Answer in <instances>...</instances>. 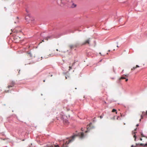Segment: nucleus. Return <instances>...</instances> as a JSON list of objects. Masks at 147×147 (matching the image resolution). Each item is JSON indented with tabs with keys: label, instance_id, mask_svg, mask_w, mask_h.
<instances>
[{
	"label": "nucleus",
	"instance_id": "36",
	"mask_svg": "<svg viewBox=\"0 0 147 147\" xmlns=\"http://www.w3.org/2000/svg\"><path fill=\"white\" fill-rule=\"evenodd\" d=\"M110 50H109L108 51H109V52H110Z\"/></svg>",
	"mask_w": 147,
	"mask_h": 147
},
{
	"label": "nucleus",
	"instance_id": "2",
	"mask_svg": "<svg viewBox=\"0 0 147 147\" xmlns=\"http://www.w3.org/2000/svg\"><path fill=\"white\" fill-rule=\"evenodd\" d=\"M32 18L30 17L28 15V16H26L25 17V19L26 20V23L28 24L30 23V22L32 20Z\"/></svg>",
	"mask_w": 147,
	"mask_h": 147
},
{
	"label": "nucleus",
	"instance_id": "6",
	"mask_svg": "<svg viewBox=\"0 0 147 147\" xmlns=\"http://www.w3.org/2000/svg\"><path fill=\"white\" fill-rule=\"evenodd\" d=\"M77 45H70L69 46V47L70 50H71L74 48L76 47Z\"/></svg>",
	"mask_w": 147,
	"mask_h": 147
},
{
	"label": "nucleus",
	"instance_id": "32",
	"mask_svg": "<svg viewBox=\"0 0 147 147\" xmlns=\"http://www.w3.org/2000/svg\"><path fill=\"white\" fill-rule=\"evenodd\" d=\"M56 51H58V49H56Z\"/></svg>",
	"mask_w": 147,
	"mask_h": 147
},
{
	"label": "nucleus",
	"instance_id": "38",
	"mask_svg": "<svg viewBox=\"0 0 147 147\" xmlns=\"http://www.w3.org/2000/svg\"><path fill=\"white\" fill-rule=\"evenodd\" d=\"M138 126V124L137 125V126Z\"/></svg>",
	"mask_w": 147,
	"mask_h": 147
},
{
	"label": "nucleus",
	"instance_id": "12",
	"mask_svg": "<svg viewBox=\"0 0 147 147\" xmlns=\"http://www.w3.org/2000/svg\"><path fill=\"white\" fill-rule=\"evenodd\" d=\"M50 38H51V36H47V37H46L45 38H44V39H45L47 41V40H48Z\"/></svg>",
	"mask_w": 147,
	"mask_h": 147
},
{
	"label": "nucleus",
	"instance_id": "17",
	"mask_svg": "<svg viewBox=\"0 0 147 147\" xmlns=\"http://www.w3.org/2000/svg\"><path fill=\"white\" fill-rule=\"evenodd\" d=\"M125 78L124 77H121V78L119 79V80H120L121 79H125Z\"/></svg>",
	"mask_w": 147,
	"mask_h": 147
},
{
	"label": "nucleus",
	"instance_id": "10",
	"mask_svg": "<svg viewBox=\"0 0 147 147\" xmlns=\"http://www.w3.org/2000/svg\"><path fill=\"white\" fill-rule=\"evenodd\" d=\"M26 55L28 57H32V55L30 53H28L26 54Z\"/></svg>",
	"mask_w": 147,
	"mask_h": 147
},
{
	"label": "nucleus",
	"instance_id": "7",
	"mask_svg": "<svg viewBox=\"0 0 147 147\" xmlns=\"http://www.w3.org/2000/svg\"><path fill=\"white\" fill-rule=\"evenodd\" d=\"M13 32L14 33H16L17 34L16 35H18V33H19L20 34H22L21 30H19V31L17 30L16 29L13 30Z\"/></svg>",
	"mask_w": 147,
	"mask_h": 147
},
{
	"label": "nucleus",
	"instance_id": "41",
	"mask_svg": "<svg viewBox=\"0 0 147 147\" xmlns=\"http://www.w3.org/2000/svg\"><path fill=\"white\" fill-rule=\"evenodd\" d=\"M66 77V79H67V77Z\"/></svg>",
	"mask_w": 147,
	"mask_h": 147
},
{
	"label": "nucleus",
	"instance_id": "31",
	"mask_svg": "<svg viewBox=\"0 0 147 147\" xmlns=\"http://www.w3.org/2000/svg\"><path fill=\"white\" fill-rule=\"evenodd\" d=\"M146 114L147 115V111H146Z\"/></svg>",
	"mask_w": 147,
	"mask_h": 147
},
{
	"label": "nucleus",
	"instance_id": "13",
	"mask_svg": "<svg viewBox=\"0 0 147 147\" xmlns=\"http://www.w3.org/2000/svg\"><path fill=\"white\" fill-rule=\"evenodd\" d=\"M146 112H145L143 111L142 112V115H143L144 116L147 115H146Z\"/></svg>",
	"mask_w": 147,
	"mask_h": 147
},
{
	"label": "nucleus",
	"instance_id": "28",
	"mask_svg": "<svg viewBox=\"0 0 147 147\" xmlns=\"http://www.w3.org/2000/svg\"><path fill=\"white\" fill-rule=\"evenodd\" d=\"M18 38L20 39V37H19L18 36Z\"/></svg>",
	"mask_w": 147,
	"mask_h": 147
},
{
	"label": "nucleus",
	"instance_id": "37",
	"mask_svg": "<svg viewBox=\"0 0 147 147\" xmlns=\"http://www.w3.org/2000/svg\"><path fill=\"white\" fill-rule=\"evenodd\" d=\"M26 11L27 12H28V11L27 10H26Z\"/></svg>",
	"mask_w": 147,
	"mask_h": 147
},
{
	"label": "nucleus",
	"instance_id": "33",
	"mask_svg": "<svg viewBox=\"0 0 147 147\" xmlns=\"http://www.w3.org/2000/svg\"><path fill=\"white\" fill-rule=\"evenodd\" d=\"M87 131H85V132H86H86H87Z\"/></svg>",
	"mask_w": 147,
	"mask_h": 147
},
{
	"label": "nucleus",
	"instance_id": "18",
	"mask_svg": "<svg viewBox=\"0 0 147 147\" xmlns=\"http://www.w3.org/2000/svg\"><path fill=\"white\" fill-rule=\"evenodd\" d=\"M136 68V67H133V68H132L131 69V70H134Z\"/></svg>",
	"mask_w": 147,
	"mask_h": 147
},
{
	"label": "nucleus",
	"instance_id": "14",
	"mask_svg": "<svg viewBox=\"0 0 147 147\" xmlns=\"http://www.w3.org/2000/svg\"><path fill=\"white\" fill-rule=\"evenodd\" d=\"M76 4H75L74 3H73L72 5L71 6V7L74 8V7H76Z\"/></svg>",
	"mask_w": 147,
	"mask_h": 147
},
{
	"label": "nucleus",
	"instance_id": "22",
	"mask_svg": "<svg viewBox=\"0 0 147 147\" xmlns=\"http://www.w3.org/2000/svg\"><path fill=\"white\" fill-rule=\"evenodd\" d=\"M136 68L137 67H139L138 65H136Z\"/></svg>",
	"mask_w": 147,
	"mask_h": 147
},
{
	"label": "nucleus",
	"instance_id": "19",
	"mask_svg": "<svg viewBox=\"0 0 147 147\" xmlns=\"http://www.w3.org/2000/svg\"><path fill=\"white\" fill-rule=\"evenodd\" d=\"M134 138H135V140H135V141H136V135H135H135L134 136Z\"/></svg>",
	"mask_w": 147,
	"mask_h": 147
},
{
	"label": "nucleus",
	"instance_id": "9",
	"mask_svg": "<svg viewBox=\"0 0 147 147\" xmlns=\"http://www.w3.org/2000/svg\"><path fill=\"white\" fill-rule=\"evenodd\" d=\"M78 135L81 138H82L84 137V134L83 132H80L78 134Z\"/></svg>",
	"mask_w": 147,
	"mask_h": 147
},
{
	"label": "nucleus",
	"instance_id": "25",
	"mask_svg": "<svg viewBox=\"0 0 147 147\" xmlns=\"http://www.w3.org/2000/svg\"><path fill=\"white\" fill-rule=\"evenodd\" d=\"M59 1L61 3H62V1L61 0H59Z\"/></svg>",
	"mask_w": 147,
	"mask_h": 147
},
{
	"label": "nucleus",
	"instance_id": "26",
	"mask_svg": "<svg viewBox=\"0 0 147 147\" xmlns=\"http://www.w3.org/2000/svg\"><path fill=\"white\" fill-rule=\"evenodd\" d=\"M140 140H141V141L142 140V138H140Z\"/></svg>",
	"mask_w": 147,
	"mask_h": 147
},
{
	"label": "nucleus",
	"instance_id": "16",
	"mask_svg": "<svg viewBox=\"0 0 147 147\" xmlns=\"http://www.w3.org/2000/svg\"><path fill=\"white\" fill-rule=\"evenodd\" d=\"M112 112H116V114L117 113V112H116V110L115 109H113L112 110Z\"/></svg>",
	"mask_w": 147,
	"mask_h": 147
},
{
	"label": "nucleus",
	"instance_id": "3",
	"mask_svg": "<svg viewBox=\"0 0 147 147\" xmlns=\"http://www.w3.org/2000/svg\"><path fill=\"white\" fill-rule=\"evenodd\" d=\"M15 82L12 81L8 84L7 87L8 88L13 87L15 85Z\"/></svg>",
	"mask_w": 147,
	"mask_h": 147
},
{
	"label": "nucleus",
	"instance_id": "1",
	"mask_svg": "<svg viewBox=\"0 0 147 147\" xmlns=\"http://www.w3.org/2000/svg\"><path fill=\"white\" fill-rule=\"evenodd\" d=\"M77 136L76 135H74L73 136H72V139H69L68 140V141H66L65 142V144H64L63 145V146H62V147H68V146H67V145L70 143L71 142H72L74 139V138H75L76 136Z\"/></svg>",
	"mask_w": 147,
	"mask_h": 147
},
{
	"label": "nucleus",
	"instance_id": "27",
	"mask_svg": "<svg viewBox=\"0 0 147 147\" xmlns=\"http://www.w3.org/2000/svg\"><path fill=\"white\" fill-rule=\"evenodd\" d=\"M81 130H82V131H83V128H81Z\"/></svg>",
	"mask_w": 147,
	"mask_h": 147
},
{
	"label": "nucleus",
	"instance_id": "21",
	"mask_svg": "<svg viewBox=\"0 0 147 147\" xmlns=\"http://www.w3.org/2000/svg\"><path fill=\"white\" fill-rule=\"evenodd\" d=\"M5 92H9V90H6L5 91Z\"/></svg>",
	"mask_w": 147,
	"mask_h": 147
},
{
	"label": "nucleus",
	"instance_id": "8",
	"mask_svg": "<svg viewBox=\"0 0 147 147\" xmlns=\"http://www.w3.org/2000/svg\"><path fill=\"white\" fill-rule=\"evenodd\" d=\"M77 61H74V62L72 63L71 66L69 65V71H70L72 69V67L74 66L76 62Z\"/></svg>",
	"mask_w": 147,
	"mask_h": 147
},
{
	"label": "nucleus",
	"instance_id": "11",
	"mask_svg": "<svg viewBox=\"0 0 147 147\" xmlns=\"http://www.w3.org/2000/svg\"><path fill=\"white\" fill-rule=\"evenodd\" d=\"M140 145L142 146H143L144 147L147 146V144H140Z\"/></svg>",
	"mask_w": 147,
	"mask_h": 147
},
{
	"label": "nucleus",
	"instance_id": "29",
	"mask_svg": "<svg viewBox=\"0 0 147 147\" xmlns=\"http://www.w3.org/2000/svg\"><path fill=\"white\" fill-rule=\"evenodd\" d=\"M99 54L101 55H102L101 54V53H99Z\"/></svg>",
	"mask_w": 147,
	"mask_h": 147
},
{
	"label": "nucleus",
	"instance_id": "35",
	"mask_svg": "<svg viewBox=\"0 0 147 147\" xmlns=\"http://www.w3.org/2000/svg\"><path fill=\"white\" fill-rule=\"evenodd\" d=\"M42 42H44V40H42Z\"/></svg>",
	"mask_w": 147,
	"mask_h": 147
},
{
	"label": "nucleus",
	"instance_id": "24",
	"mask_svg": "<svg viewBox=\"0 0 147 147\" xmlns=\"http://www.w3.org/2000/svg\"><path fill=\"white\" fill-rule=\"evenodd\" d=\"M100 117L101 119H102L103 117V116H100Z\"/></svg>",
	"mask_w": 147,
	"mask_h": 147
},
{
	"label": "nucleus",
	"instance_id": "5",
	"mask_svg": "<svg viewBox=\"0 0 147 147\" xmlns=\"http://www.w3.org/2000/svg\"><path fill=\"white\" fill-rule=\"evenodd\" d=\"M61 119L64 125H67L68 124L69 122L66 119H64L63 117H62L61 118Z\"/></svg>",
	"mask_w": 147,
	"mask_h": 147
},
{
	"label": "nucleus",
	"instance_id": "20",
	"mask_svg": "<svg viewBox=\"0 0 147 147\" xmlns=\"http://www.w3.org/2000/svg\"><path fill=\"white\" fill-rule=\"evenodd\" d=\"M141 136L142 137H144V135L142 134H141Z\"/></svg>",
	"mask_w": 147,
	"mask_h": 147
},
{
	"label": "nucleus",
	"instance_id": "4",
	"mask_svg": "<svg viewBox=\"0 0 147 147\" xmlns=\"http://www.w3.org/2000/svg\"><path fill=\"white\" fill-rule=\"evenodd\" d=\"M90 42V39H88L84 41L82 44V45H84L87 44L89 45Z\"/></svg>",
	"mask_w": 147,
	"mask_h": 147
},
{
	"label": "nucleus",
	"instance_id": "30",
	"mask_svg": "<svg viewBox=\"0 0 147 147\" xmlns=\"http://www.w3.org/2000/svg\"><path fill=\"white\" fill-rule=\"evenodd\" d=\"M133 145H132L131 146V147H133Z\"/></svg>",
	"mask_w": 147,
	"mask_h": 147
},
{
	"label": "nucleus",
	"instance_id": "34",
	"mask_svg": "<svg viewBox=\"0 0 147 147\" xmlns=\"http://www.w3.org/2000/svg\"><path fill=\"white\" fill-rule=\"evenodd\" d=\"M43 82H45V80H43Z\"/></svg>",
	"mask_w": 147,
	"mask_h": 147
},
{
	"label": "nucleus",
	"instance_id": "40",
	"mask_svg": "<svg viewBox=\"0 0 147 147\" xmlns=\"http://www.w3.org/2000/svg\"><path fill=\"white\" fill-rule=\"evenodd\" d=\"M125 76H127H127L126 75H125Z\"/></svg>",
	"mask_w": 147,
	"mask_h": 147
},
{
	"label": "nucleus",
	"instance_id": "23",
	"mask_svg": "<svg viewBox=\"0 0 147 147\" xmlns=\"http://www.w3.org/2000/svg\"><path fill=\"white\" fill-rule=\"evenodd\" d=\"M125 81H126V82H127V81H128V79H127V78L126 79V78H125Z\"/></svg>",
	"mask_w": 147,
	"mask_h": 147
},
{
	"label": "nucleus",
	"instance_id": "15",
	"mask_svg": "<svg viewBox=\"0 0 147 147\" xmlns=\"http://www.w3.org/2000/svg\"><path fill=\"white\" fill-rule=\"evenodd\" d=\"M144 116L143 115H141V119L140 120V121L141 120V119H143V117Z\"/></svg>",
	"mask_w": 147,
	"mask_h": 147
},
{
	"label": "nucleus",
	"instance_id": "39",
	"mask_svg": "<svg viewBox=\"0 0 147 147\" xmlns=\"http://www.w3.org/2000/svg\"><path fill=\"white\" fill-rule=\"evenodd\" d=\"M117 47H118V46H117Z\"/></svg>",
	"mask_w": 147,
	"mask_h": 147
}]
</instances>
